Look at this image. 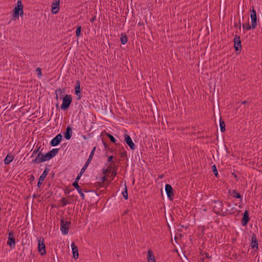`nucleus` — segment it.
Masks as SVG:
<instances>
[{
	"label": "nucleus",
	"instance_id": "1",
	"mask_svg": "<svg viewBox=\"0 0 262 262\" xmlns=\"http://www.w3.org/2000/svg\"><path fill=\"white\" fill-rule=\"evenodd\" d=\"M17 6L14 9V12L13 14V18L14 17H18L19 14L22 16L24 14L23 12V5L20 0H18L17 3Z\"/></svg>",
	"mask_w": 262,
	"mask_h": 262
},
{
	"label": "nucleus",
	"instance_id": "2",
	"mask_svg": "<svg viewBox=\"0 0 262 262\" xmlns=\"http://www.w3.org/2000/svg\"><path fill=\"white\" fill-rule=\"evenodd\" d=\"M72 101L71 95H66L62 99L60 108L62 110H66L70 106Z\"/></svg>",
	"mask_w": 262,
	"mask_h": 262
},
{
	"label": "nucleus",
	"instance_id": "3",
	"mask_svg": "<svg viewBox=\"0 0 262 262\" xmlns=\"http://www.w3.org/2000/svg\"><path fill=\"white\" fill-rule=\"evenodd\" d=\"M70 225L71 222L70 221L64 222L63 220H61L60 230L63 234L67 235L68 233Z\"/></svg>",
	"mask_w": 262,
	"mask_h": 262
},
{
	"label": "nucleus",
	"instance_id": "4",
	"mask_svg": "<svg viewBox=\"0 0 262 262\" xmlns=\"http://www.w3.org/2000/svg\"><path fill=\"white\" fill-rule=\"evenodd\" d=\"M38 242V251L41 255L46 254V246L44 239L40 237L37 240Z\"/></svg>",
	"mask_w": 262,
	"mask_h": 262
},
{
	"label": "nucleus",
	"instance_id": "5",
	"mask_svg": "<svg viewBox=\"0 0 262 262\" xmlns=\"http://www.w3.org/2000/svg\"><path fill=\"white\" fill-rule=\"evenodd\" d=\"M7 244L11 249H14L15 247V240L12 232L9 233Z\"/></svg>",
	"mask_w": 262,
	"mask_h": 262
},
{
	"label": "nucleus",
	"instance_id": "6",
	"mask_svg": "<svg viewBox=\"0 0 262 262\" xmlns=\"http://www.w3.org/2000/svg\"><path fill=\"white\" fill-rule=\"evenodd\" d=\"M250 17L251 20L252 27H253V29H254L257 26L256 12L254 9L251 11Z\"/></svg>",
	"mask_w": 262,
	"mask_h": 262
},
{
	"label": "nucleus",
	"instance_id": "7",
	"mask_svg": "<svg viewBox=\"0 0 262 262\" xmlns=\"http://www.w3.org/2000/svg\"><path fill=\"white\" fill-rule=\"evenodd\" d=\"M165 191L167 194L168 198L170 200H173V188L171 187V186L169 184H166L165 187Z\"/></svg>",
	"mask_w": 262,
	"mask_h": 262
},
{
	"label": "nucleus",
	"instance_id": "8",
	"mask_svg": "<svg viewBox=\"0 0 262 262\" xmlns=\"http://www.w3.org/2000/svg\"><path fill=\"white\" fill-rule=\"evenodd\" d=\"M62 135L60 134H59L52 139L50 142V144L52 146H56L60 143L62 140Z\"/></svg>",
	"mask_w": 262,
	"mask_h": 262
},
{
	"label": "nucleus",
	"instance_id": "9",
	"mask_svg": "<svg viewBox=\"0 0 262 262\" xmlns=\"http://www.w3.org/2000/svg\"><path fill=\"white\" fill-rule=\"evenodd\" d=\"M60 0H54L52 4V12L53 14H56L59 10Z\"/></svg>",
	"mask_w": 262,
	"mask_h": 262
},
{
	"label": "nucleus",
	"instance_id": "10",
	"mask_svg": "<svg viewBox=\"0 0 262 262\" xmlns=\"http://www.w3.org/2000/svg\"><path fill=\"white\" fill-rule=\"evenodd\" d=\"M95 150H96V147H94L93 149L92 150L91 152V154L89 156V157L88 158V159L87 160L86 163H85V164L84 165V166H83V167L82 168V170H85V169L87 168V167H88L90 163L91 162L92 158H93V157L94 156V153L95 152Z\"/></svg>",
	"mask_w": 262,
	"mask_h": 262
},
{
	"label": "nucleus",
	"instance_id": "11",
	"mask_svg": "<svg viewBox=\"0 0 262 262\" xmlns=\"http://www.w3.org/2000/svg\"><path fill=\"white\" fill-rule=\"evenodd\" d=\"M124 140L126 144L129 146L130 148L132 150L135 149V145L133 143L131 138L127 134L124 135Z\"/></svg>",
	"mask_w": 262,
	"mask_h": 262
},
{
	"label": "nucleus",
	"instance_id": "12",
	"mask_svg": "<svg viewBox=\"0 0 262 262\" xmlns=\"http://www.w3.org/2000/svg\"><path fill=\"white\" fill-rule=\"evenodd\" d=\"M48 170H47V169H46L42 172V173L41 174V176L39 177L37 183V187H39L40 185L42 184L43 181H44L45 179L46 178L48 174Z\"/></svg>",
	"mask_w": 262,
	"mask_h": 262
},
{
	"label": "nucleus",
	"instance_id": "13",
	"mask_svg": "<svg viewBox=\"0 0 262 262\" xmlns=\"http://www.w3.org/2000/svg\"><path fill=\"white\" fill-rule=\"evenodd\" d=\"M14 159V156L12 153H9L4 159V163L6 165L10 164Z\"/></svg>",
	"mask_w": 262,
	"mask_h": 262
},
{
	"label": "nucleus",
	"instance_id": "14",
	"mask_svg": "<svg viewBox=\"0 0 262 262\" xmlns=\"http://www.w3.org/2000/svg\"><path fill=\"white\" fill-rule=\"evenodd\" d=\"M71 248L73 252V257L75 259H77L78 257V250L77 246H75L74 243L71 244Z\"/></svg>",
	"mask_w": 262,
	"mask_h": 262
},
{
	"label": "nucleus",
	"instance_id": "15",
	"mask_svg": "<svg viewBox=\"0 0 262 262\" xmlns=\"http://www.w3.org/2000/svg\"><path fill=\"white\" fill-rule=\"evenodd\" d=\"M251 247L253 249H258V244L256 236L253 235L251 238Z\"/></svg>",
	"mask_w": 262,
	"mask_h": 262
},
{
	"label": "nucleus",
	"instance_id": "16",
	"mask_svg": "<svg viewBox=\"0 0 262 262\" xmlns=\"http://www.w3.org/2000/svg\"><path fill=\"white\" fill-rule=\"evenodd\" d=\"M75 94L78 97V99H80L81 97L80 96V82L79 80H77L76 81V85H75Z\"/></svg>",
	"mask_w": 262,
	"mask_h": 262
},
{
	"label": "nucleus",
	"instance_id": "17",
	"mask_svg": "<svg viewBox=\"0 0 262 262\" xmlns=\"http://www.w3.org/2000/svg\"><path fill=\"white\" fill-rule=\"evenodd\" d=\"M72 185L76 189V190H77L78 192L80 195V196L82 198V199H84L85 195L82 192L81 189L80 188V186L78 185V183H73Z\"/></svg>",
	"mask_w": 262,
	"mask_h": 262
},
{
	"label": "nucleus",
	"instance_id": "18",
	"mask_svg": "<svg viewBox=\"0 0 262 262\" xmlns=\"http://www.w3.org/2000/svg\"><path fill=\"white\" fill-rule=\"evenodd\" d=\"M42 157L43 154H42L41 152H38L36 157L32 161V162L34 163H40L43 162V161L42 160Z\"/></svg>",
	"mask_w": 262,
	"mask_h": 262
},
{
	"label": "nucleus",
	"instance_id": "19",
	"mask_svg": "<svg viewBox=\"0 0 262 262\" xmlns=\"http://www.w3.org/2000/svg\"><path fill=\"white\" fill-rule=\"evenodd\" d=\"M147 259L148 262H156L154 254L150 250H148L147 252Z\"/></svg>",
	"mask_w": 262,
	"mask_h": 262
},
{
	"label": "nucleus",
	"instance_id": "20",
	"mask_svg": "<svg viewBox=\"0 0 262 262\" xmlns=\"http://www.w3.org/2000/svg\"><path fill=\"white\" fill-rule=\"evenodd\" d=\"M249 221V214L247 211L244 212L243 217L242 219V222L243 225L245 226L247 224Z\"/></svg>",
	"mask_w": 262,
	"mask_h": 262
},
{
	"label": "nucleus",
	"instance_id": "21",
	"mask_svg": "<svg viewBox=\"0 0 262 262\" xmlns=\"http://www.w3.org/2000/svg\"><path fill=\"white\" fill-rule=\"evenodd\" d=\"M230 195L234 198L237 199H240L241 201H242V196L237 192H236L235 190H233L232 191H230Z\"/></svg>",
	"mask_w": 262,
	"mask_h": 262
},
{
	"label": "nucleus",
	"instance_id": "22",
	"mask_svg": "<svg viewBox=\"0 0 262 262\" xmlns=\"http://www.w3.org/2000/svg\"><path fill=\"white\" fill-rule=\"evenodd\" d=\"M72 134V130L71 128L70 127H68L64 135L65 138L67 140H69L71 138Z\"/></svg>",
	"mask_w": 262,
	"mask_h": 262
},
{
	"label": "nucleus",
	"instance_id": "23",
	"mask_svg": "<svg viewBox=\"0 0 262 262\" xmlns=\"http://www.w3.org/2000/svg\"><path fill=\"white\" fill-rule=\"evenodd\" d=\"M235 49H238L239 48H241V42L240 40L239 37H235L234 38V45Z\"/></svg>",
	"mask_w": 262,
	"mask_h": 262
},
{
	"label": "nucleus",
	"instance_id": "24",
	"mask_svg": "<svg viewBox=\"0 0 262 262\" xmlns=\"http://www.w3.org/2000/svg\"><path fill=\"white\" fill-rule=\"evenodd\" d=\"M58 152V148H53L48 152L49 154V155H50L51 158L52 159L57 154Z\"/></svg>",
	"mask_w": 262,
	"mask_h": 262
},
{
	"label": "nucleus",
	"instance_id": "25",
	"mask_svg": "<svg viewBox=\"0 0 262 262\" xmlns=\"http://www.w3.org/2000/svg\"><path fill=\"white\" fill-rule=\"evenodd\" d=\"M243 28L244 30H250L251 29H253V27H252V25H250L249 23L243 24Z\"/></svg>",
	"mask_w": 262,
	"mask_h": 262
},
{
	"label": "nucleus",
	"instance_id": "26",
	"mask_svg": "<svg viewBox=\"0 0 262 262\" xmlns=\"http://www.w3.org/2000/svg\"><path fill=\"white\" fill-rule=\"evenodd\" d=\"M225 126L226 125H225V122L224 121H222L221 120H220V126L221 131L222 133L224 132L226 130Z\"/></svg>",
	"mask_w": 262,
	"mask_h": 262
},
{
	"label": "nucleus",
	"instance_id": "27",
	"mask_svg": "<svg viewBox=\"0 0 262 262\" xmlns=\"http://www.w3.org/2000/svg\"><path fill=\"white\" fill-rule=\"evenodd\" d=\"M85 171V170H82V168L81 169V170H80V172H79V173L77 175V176L76 177L74 182L73 183H78V181L79 180V179H80L81 176L82 175L83 173Z\"/></svg>",
	"mask_w": 262,
	"mask_h": 262
},
{
	"label": "nucleus",
	"instance_id": "28",
	"mask_svg": "<svg viewBox=\"0 0 262 262\" xmlns=\"http://www.w3.org/2000/svg\"><path fill=\"white\" fill-rule=\"evenodd\" d=\"M120 39L121 42L123 45H125L127 41V37L126 35H123L122 33L121 34V37Z\"/></svg>",
	"mask_w": 262,
	"mask_h": 262
},
{
	"label": "nucleus",
	"instance_id": "29",
	"mask_svg": "<svg viewBox=\"0 0 262 262\" xmlns=\"http://www.w3.org/2000/svg\"><path fill=\"white\" fill-rule=\"evenodd\" d=\"M50 159H51V157H50V156L49 155V152H47L46 154L43 155L42 159L43 162H45V161H48V160H49Z\"/></svg>",
	"mask_w": 262,
	"mask_h": 262
},
{
	"label": "nucleus",
	"instance_id": "30",
	"mask_svg": "<svg viewBox=\"0 0 262 262\" xmlns=\"http://www.w3.org/2000/svg\"><path fill=\"white\" fill-rule=\"evenodd\" d=\"M35 71L37 74L38 78H41V77L42 76L41 69L40 68L38 67L36 69Z\"/></svg>",
	"mask_w": 262,
	"mask_h": 262
},
{
	"label": "nucleus",
	"instance_id": "31",
	"mask_svg": "<svg viewBox=\"0 0 262 262\" xmlns=\"http://www.w3.org/2000/svg\"><path fill=\"white\" fill-rule=\"evenodd\" d=\"M112 167L111 166H108L106 169H103L102 172L103 174H105L107 173H110L111 171H112Z\"/></svg>",
	"mask_w": 262,
	"mask_h": 262
},
{
	"label": "nucleus",
	"instance_id": "32",
	"mask_svg": "<svg viewBox=\"0 0 262 262\" xmlns=\"http://www.w3.org/2000/svg\"><path fill=\"white\" fill-rule=\"evenodd\" d=\"M40 147H41V146H38V145H36V147H35V149H34V150H33V151L32 155L31 156V157H33V156L34 154H38V153L40 152V151H39V149H40Z\"/></svg>",
	"mask_w": 262,
	"mask_h": 262
},
{
	"label": "nucleus",
	"instance_id": "33",
	"mask_svg": "<svg viewBox=\"0 0 262 262\" xmlns=\"http://www.w3.org/2000/svg\"><path fill=\"white\" fill-rule=\"evenodd\" d=\"M212 169L215 176L217 178L219 177V173L216 166L215 165H212Z\"/></svg>",
	"mask_w": 262,
	"mask_h": 262
},
{
	"label": "nucleus",
	"instance_id": "34",
	"mask_svg": "<svg viewBox=\"0 0 262 262\" xmlns=\"http://www.w3.org/2000/svg\"><path fill=\"white\" fill-rule=\"evenodd\" d=\"M110 173H111L113 178L116 177L117 174V168L112 167V171H111Z\"/></svg>",
	"mask_w": 262,
	"mask_h": 262
},
{
	"label": "nucleus",
	"instance_id": "35",
	"mask_svg": "<svg viewBox=\"0 0 262 262\" xmlns=\"http://www.w3.org/2000/svg\"><path fill=\"white\" fill-rule=\"evenodd\" d=\"M122 195H123L124 198L125 200H127L128 199L127 190L126 188H125V190L124 191H122Z\"/></svg>",
	"mask_w": 262,
	"mask_h": 262
},
{
	"label": "nucleus",
	"instance_id": "36",
	"mask_svg": "<svg viewBox=\"0 0 262 262\" xmlns=\"http://www.w3.org/2000/svg\"><path fill=\"white\" fill-rule=\"evenodd\" d=\"M81 26H79L77 28L76 30V34L77 36H79L81 33Z\"/></svg>",
	"mask_w": 262,
	"mask_h": 262
},
{
	"label": "nucleus",
	"instance_id": "37",
	"mask_svg": "<svg viewBox=\"0 0 262 262\" xmlns=\"http://www.w3.org/2000/svg\"><path fill=\"white\" fill-rule=\"evenodd\" d=\"M62 206H64L67 205V204H69V202L68 201V200H66L65 198H63L62 200Z\"/></svg>",
	"mask_w": 262,
	"mask_h": 262
},
{
	"label": "nucleus",
	"instance_id": "38",
	"mask_svg": "<svg viewBox=\"0 0 262 262\" xmlns=\"http://www.w3.org/2000/svg\"><path fill=\"white\" fill-rule=\"evenodd\" d=\"M108 137H109V138H110V140H111L112 142H113V143H115V142H116V139H115V138L113 137V136H112V135H111L109 134V135H108Z\"/></svg>",
	"mask_w": 262,
	"mask_h": 262
},
{
	"label": "nucleus",
	"instance_id": "39",
	"mask_svg": "<svg viewBox=\"0 0 262 262\" xmlns=\"http://www.w3.org/2000/svg\"><path fill=\"white\" fill-rule=\"evenodd\" d=\"M113 159V156H110V157H108V158L107 159V161L108 162H112V163H114V162L112 161Z\"/></svg>",
	"mask_w": 262,
	"mask_h": 262
},
{
	"label": "nucleus",
	"instance_id": "40",
	"mask_svg": "<svg viewBox=\"0 0 262 262\" xmlns=\"http://www.w3.org/2000/svg\"><path fill=\"white\" fill-rule=\"evenodd\" d=\"M215 203H217V204H219L220 208H222V207L223 206V204L222 202H220L219 201H215Z\"/></svg>",
	"mask_w": 262,
	"mask_h": 262
},
{
	"label": "nucleus",
	"instance_id": "41",
	"mask_svg": "<svg viewBox=\"0 0 262 262\" xmlns=\"http://www.w3.org/2000/svg\"><path fill=\"white\" fill-rule=\"evenodd\" d=\"M234 26L235 27H239V29H241V22L239 21L238 23H235L234 24Z\"/></svg>",
	"mask_w": 262,
	"mask_h": 262
},
{
	"label": "nucleus",
	"instance_id": "42",
	"mask_svg": "<svg viewBox=\"0 0 262 262\" xmlns=\"http://www.w3.org/2000/svg\"><path fill=\"white\" fill-rule=\"evenodd\" d=\"M106 177L105 176H104V177H102L101 179V180L102 182H104L106 181Z\"/></svg>",
	"mask_w": 262,
	"mask_h": 262
},
{
	"label": "nucleus",
	"instance_id": "43",
	"mask_svg": "<svg viewBox=\"0 0 262 262\" xmlns=\"http://www.w3.org/2000/svg\"><path fill=\"white\" fill-rule=\"evenodd\" d=\"M94 18L91 19V22H93V21H94Z\"/></svg>",
	"mask_w": 262,
	"mask_h": 262
}]
</instances>
